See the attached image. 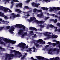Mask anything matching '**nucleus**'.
Instances as JSON below:
<instances>
[{
  "instance_id": "1",
  "label": "nucleus",
  "mask_w": 60,
  "mask_h": 60,
  "mask_svg": "<svg viewBox=\"0 0 60 60\" xmlns=\"http://www.w3.org/2000/svg\"><path fill=\"white\" fill-rule=\"evenodd\" d=\"M15 27H18L20 29L22 28L23 29H20L19 30V32H18L19 34H21L23 33V31H26L25 28L26 27L24 26L22 24H16L15 26Z\"/></svg>"
},
{
  "instance_id": "2",
  "label": "nucleus",
  "mask_w": 60,
  "mask_h": 60,
  "mask_svg": "<svg viewBox=\"0 0 60 60\" xmlns=\"http://www.w3.org/2000/svg\"><path fill=\"white\" fill-rule=\"evenodd\" d=\"M3 39V41H4L6 43H11L12 44H15L17 42L16 41H13L11 39H8L6 38H3L2 37H0V39Z\"/></svg>"
},
{
  "instance_id": "3",
  "label": "nucleus",
  "mask_w": 60,
  "mask_h": 60,
  "mask_svg": "<svg viewBox=\"0 0 60 60\" xmlns=\"http://www.w3.org/2000/svg\"><path fill=\"white\" fill-rule=\"evenodd\" d=\"M26 45L25 43L21 42L18 45V46L20 48H22V49H21V50H22V51H23V50H24L23 49H24L25 48H26Z\"/></svg>"
},
{
  "instance_id": "4",
  "label": "nucleus",
  "mask_w": 60,
  "mask_h": 60,
  "mask_svg": "<svg viewBox=\"0 0 60 60\" xmlns=\"http://www.w3.org/2000/svg\"><path fill=\"white\" fill-rule=\"evenodd\" d=\"M0 9L1 10L4 11L5 12H7L9 10L8 8H5V7L3 6H0Z\"/></svg>"
},
{
  "instance_id": "5",
  "label": "nucleus",
  "mask_w": 60,
  "mask_h": 60,
  "mask_svg": "<svg viewBox=\"0 0 60 60\" xmlns=\"http://www.w3.org/2000/svg\"><path fill=\"white\" fill-rule=\"evenodd\" d=\"M48 32H46L44 34V35L46 36H48V37H47V38H45L44 39L45 40H46L47 39H49L51 38L50 36V35H49L48 34Z\"/></svg>"
},
{
  "instance_id": "6",
  "label": "nucleus",
  "mask_w": 60,
  "mask_h": 60,
  "mask_svg": "<svg viewBox=\"0 0 60 60\" xmlns=\"http://www.w3.org/2000/svg\"><path fill=\"white\" fill-rule=\"evenodd\" d=\"M10 27V29H9V32L11 34H13L14 32L13 31H14L15 28L13 26H11Z\"/></svg>"
},
{
  "instance_id": "7",
  "label": "nucleus",
  "mask_w": 60,
  "mask_h": 60,
  "mask_svg": "<svg viewBox=\"0 0 60 60\" xmlns=\"http://www.w3.org/2000/svg\"><path fill=\"white\" fill-rule=\"evenodd\" d=\"M43 41V40H42V39H39L38 40V41H37V42L38 43H39V42H40L41 44H44L45 43V41Z\"/></svg>"
},
{
  "instance_id": "8",
  "label": "nucleus",
  "mask_w": 60,
  "mask_h": 60,
  "mask_svg": "<svg viewBox=\"0 0 60 60\" xmlns=\"http://www.w3.org/2000/svg\"><path fill=\"white\" fill-rule=\"evenodd\" d=\"M30 19L28 20V21L29 22H31V21H33L34 20H36V18L35 17H31L30 18Z\"/></svg>"
},
{
  "instance_id": "9",
  "label": "nucleus",
  "mask_w": 60,
  "mask_h": 60,
  "mask_svg": "<svg viewBox=\"0 0 60 60\" xmlns=\"http://www.w3.org/2000/svg\"><path fill=\"white\" fill-rule=\"evenodd\" d=\"M41 10H37L36 8L34 9L33 10V11L35 13H36V12H41Z\"/></svg>"
},
{
  "instance_id": "10",
  "label": "nucleus",
  "mask_w": 60,
  "mask_h": 60,
  "mask_svg": "<svg viewBox=\"0 0 60 60\" xmlns=\"http://www.w3.org/2000/svg\"><path fill=\"white\" fill-rule=\"evenodd\" d=\"M53 41L54 42H56V44H59L58 45V46H59V47L60 49V42H59V41H56L55 40H53Z\"/></svg>"
},
{
  "instance_id": "11",
  "label": "nucleus",
  "mask_w": 60,
  "mask_h": 60,
  "mask_svg": "<svg viewBox=\"0 0 60 60\" xmlns=\"http://www.w3.org/2000/svg\"><path fill=\"white\" fill-rule=\"evenodd\" d=\"M56 49H53L52 48H50V49L49 52H48V54H51L52 52H50L51 51H56Z\"/></svg>"
},
{
  "instance_id": "12",
  "label": "nucleus",
  "mask_w": 60,
  "mask_h": 60,
  "mask_svg": "<svg viewBox=\"0 0 60 60\" xmlns=\"http://www.w3.org/2000/svg\"><path fill=\"white\" fill-rule=\"evenodd\" d=\"M35 22L37 23H42V24H43V23L45 22V21H38V20H35Z\"/></svg>"
},
{
  "instance_id": "13",
  "label": "nucleus",
  "mask_w": 60,
  "mask_h": 60,
  "mask_svg": "<svg viewBox=\"0 0 60 60\" xmlns=\"http://www.w3.org/2000/svg\"><path fill=\"white\" fill-rule=\"evenodd\" d=\"M15 11H16V12H17L18 13H21V12H22V11L19 9H16Z\"/></svg>"
},
{
  "instance_id": "14",
  "label": "nucleus",
  "mask_w": 60,
  "mask_h": 60,
  "mask_svg": "<svg viewBox=\"0 0 60 60\" xmlns=\"http://www.w3.org/2000/svg\"><path fill=\"white\" fill-rule=\"evenodd\" d=\"M33 43L36 46L37 48H38V47L39 46V44H38L37 43H36L35 41H34L33 42Z\"/></svg>"
},
{
  "instance_id": "15",
  "label": "nucleus",
  "mask_w": 60,
  "mask_h": 60,
  "mask_svg": "<svg viewBox=\"0 0 60 60\" xmlns=\"http://www.w3.org/2000/svg\"><path fill=\"white\" fill-rule=\"evenodd\" d=\"M6 56L8 57V56H11V57H14V54H11L10 55V54H6Z\"/></svg>"
},
{
  "instance_id": "16",
  "label": "nucleus",
  "mask_w": 60,
  "mask_h": 60,
  "mask_svg": "<svg viewBox=\"0 0 60 60\" xmlns=\"http://www.w3.org/2000/svg\"><path fill=\"white\" fill-rule=\"evenodd\" d=\"M0 16H1V17H5V15H4V13L0 12Z\"/></svg>"
},
{
  "instance_id": "17",
  "label": "nucleus",
  "mask_w": 60,
  "mask_h": 60,
  "mask_svg": "<svg viewBox=\"0 0 60 60\" xmlns=\"http://www.w3.org/2000/svg\"><path fill=\"white\" fill-rule=\"evenodd\" d=\"M21 54V53L20 52H19V51H16V52L15 53V56H16L17 55H20Z\"/></svg>"
},
{
  "instance_id": "18",
  "label": "nucleus",
  "mask_w": 60,
  "mask_h": 60,
  "mask_svg": "<svg viewBox=\"0 0 60 60\" xmlns=\"http://www.w3.org/2000/svg\"><path fill=\"white\" fill-rule=\"evenodd\" d=\"M58 36H57L56 35H53L52 36V38H57V37Z\"/></svg>"
},
{
  "instance_id": "19",
  "label": "nucleus",
  "mask_w": 60,
  "mask_h": 60,
  "mask_svg": "<svg viewBox=\"0 0 60 60\" xmlns=\"http://www.w3.org/2000/svg\"><path fill=\"white\" fill-rule=\"evenodd\" d=\"M43 15L42 14H38L37 15L38 17H40V18H41L42 17H43Z\"/></svg>"
},
{
  "instance_id": "20",
  "label": "nucleus",
  "mask_w": 60,
  "mask_h": 60,
  "mask_svg": "<svg viewBox=\"0 0 60 60\" xmlns=\"http://www.w3.org/2000/svg\"><path fill=\"white\" fill-rule=\"evenodd\" d=\"M36 4H37L36 3L34 2L32 3V5L33 6H34V7H36Z\"/></svg>"
},
{
  "instance_id": "21",
  "label": "nucleus",
  "mask_w": 60,
  "mask_h": 60,
  "mask_svg": "<svg viewBox=\"0 0 60 60\" xmlns=\"http://www.w3.org/2000/svg\"><path fill=\"white\" fill-rule=\"evenodd\" d=\"M16 51L15 50H11V52L10 53L11 54H12V53H15H15H16Z\"/></svg>"
},
{
  "instance_id": "22",
  "label": "nucleus",
  "mask_w": 60,
  "mask_h": 60,
  "mask_svg": "<svg viewBox=\"0 0 60 60\" xmlns=\"http://www.w3.org/2000/svg\"><path fill=\"white\" fill-rule=\"evenodd\" d=\"M19 4V7H21L22 6V5H23L22 3H20L19 4Z\"/></svg>"
},
{
  "instance_id": "23",
  "label": "nucleus",
  "mask_w": 60,
  "mask_h": 60,
  "mask_svg": "<svg viewBox=\"0 0 60 60\" xmlns=\"http://www.w3.org/2000/svg\"><path fill=\"white\" fill-rule=\"evenodd\" d=\"M32 35H34V36H32V37L33 38H36V37H37V36L36 35V34H34V33H32Z\"/></svg>"
},
{
  "instance_id": "24",
  "label": "nucleus",
  "mask_w": 60,
  "mask_h": 60,
  "mask_svg": "<svg viewBox=\"0 0 60 60\" xmlns=\"http://www.w3.org/2000/svg\"><path fill=\"white\" fill-rule=\"evenodd\" d=\"M46 25V24H44L43 25L41 24L40 25V26L41 27V28H43V27H44V25Z\"/></svg>"
},
{
  "instance_id": "25",
  "label": "nucleus",
  "mask_w": 60,
  "mask_h": 60,
  "mask_svg": "<svg viewBox=\"0 0 60 60\" xmlns=\"http://www.w3.org/2000/svg\"><path fill=\"white\" fill-rule=\"evenodd\" d=\"M11 15L12 16H13L14 18H15V17H16V15L14 14V13H13L11 14Z\"/></svg>"
},
{
  "instance_id": "26",
  "label": "nucleus",
  "mask_w": 60,
  "mask_h": 60,
  "mask_svg": "<svg viewBox=\"0 0 60 60\" xmlns=\"http://www.w3.org/2000/svg\"><path fill=\"white\" fill-rule=\"evenodd\" d=\"M4 23L5 24H6V25H8V23H10L9 22H8L7 21H5V22H4Z\"/></svg>"
},
{
  "instance_id": "27",
  "label": "nucleus",
  "mask_w": 60,
  "mask_h": 60,
  "mask_svg": "<svg viewBox=\"0 0 60 60\" xmlns=\"http://www.w3.org/2000/svg\"><path fill=\"white\" fill-rule=\"evenodd\" d=\"M50 18H49V17H45V20H47V19H49Z\"/></svg>"
},
{
  "instance_id": "28",
  "label": "nucleus",
  "mask_w": 60,
  "mask_h": 60,
  "mask_svg": "<svg viewBox=\"0 0 60 60\" xmlns=\"http://www.w3.org/2000/svg\"><path fill=\"white\" fill-rule=\"evenodd\" d=\"M32 30H35V31H37V30L35 27H33Z\"/></svg>"
},
{
  "instance_id": "29",
  "label": "nucleus",
  "mask_w": 60,
  "mask_h": 60,
  "mask_svg": "<svg viewBox=\"0 0 60 60\" xmlns=\"http://www.w3.org/2000/svg\"><path fill=\"white\" fill-rule=\"evenodd\" d=\"M39 5H40V4L39 3H38L37 4H36V7L37 8H38V7H39Z\"/></svg>"
},
{
  "instance_id": "30",
  "label": "nucleus",
  "mask_w": 60,
  "mask_h": 60,
  "mask_svg": "<svg viewBox=\"0 0 60 60\" xmlns=\"http://www.w3.org/2000/svg\"><path fill=\"white\" fill-rule=\"evenodd\" d=\"M32 11V10H30V11H29L27 12V13H28V14L29 12H30V13H31Z\"/></svg>"
},
{
  "instance_id": "31",
  "label": "nucleus",
  "mask_w": 60,
  "mask_h": 60,
  "mask_svg": "<svg viewBox=\"0 0 60 60\" xmlns=\"http://www.w3.org/2000/svg\"><path fill=\"white\" fill-rule=\"evenodd\" d=\"M0 21L1 22H5V21L4 20H3L2 19H0Z\"/></svg>"
},
{
  "instance_id": "32",
  "label": "nucleus",
  "mask_w": 60,
  "mask_h": 60,
  "mask_svg": "<svg viewBox=\"0 0 60 60\" xmlns=\"http://www.w3.org/2000/svg\"><path fill=\"white\" fill-rule=\"evenodd\" d=\"M54 23H56L57 21V20L56 19L55 20H54L53 21Z\"/></svg>"
},
{
  "instance_id": "33",
  "label": "nucleus",
  "mask_w": 60,
  "mask_h": 60,
  "mask_svg": "<svg viewBox=\"0 0 60 60\" xmlns=\"http://www.w3.org/2000/svg\"><path fill=\"white\" fill-rule=\"evenodd\" d=\"M52 8L53 9H54V10H57V7L56 8V7H52Z\"/></svg>"
},
{
  "instance_id": "34",
  "label": "nucleus",
  "mask_w": 60,
  "mask_h": 60,
  "mask_svg": "<svg viewBox=\"0 0 60 60\" xmlns=\"http://www.w3.org/2000/svg\"><path fill=\"white\" fill-rule=\"evenodd\" d=\"M41 9H43V10H45V9H46L45 7H41Z\"/></svg>"
},
{
  "instance_id": "35",
  "label": "nucleus",
  "mask_w": 60,
  "mask_h": 60,
  "mask_svg": "<svg viewBox=\"0 0 60 60\" xmlns=\"http://www.w3.org/2000/svg\"><path fill=\"white\" fill-rule=\"evenodd\" d=\"M49 26L50 27H53L54 26L53 25H49Z\"/></svg>"
},
{
  "instance_id": "36",
  "label": "nucleus",
  "mask_w": 60,
  "mask_h": 60,
  "mask_svg": "<svg viewBox=\"0 0 60 60\" xmlns=\"http://www.w3.org/2000/svg\"><path fill=\"white\" fill-rule=\"evenodd\" d=\"M53 43H51V42H48L47 44H49V45H52Z\"/></svg>"
},
{
  "instance_id": "37",
  "label": "nucleus",
  "mask_w": 60,
  "mask_h": 60,
  "mask_svg": "<svg viewBox=\"0 0 60 60\" xmlns=\"http://www.w3.org/2000/svg\"><path fill=\"white\" fill-rule=\"evenodd\" d=\"M4 17V18L5 19H8V17H7V16H5H5Z\"/></svg>"
},
{
  "instance_id": "38",
  "label": "nucleus",
  "mask_w": 60,
  "mask_h": 60,
  "mask_svg": "<svg viewBox=\"0 0 60 60\" xmlns=\"http://www.w3.org/2000/svg\"><path fill=\"white\" fill-rule=\"evenodd\" d=\"M20 17V15L19 14L17 15H15V17Z\"/></svg>"
},
{
  "instance_id": "39",
  "label": "nucleus",
  "mask_w": 60,
  "mask_h": 60,
  "mask_svg": "<svg viewBox=\"0 0 60 60\" xmlns=\"http://www.w3.org/2000/svg\"><path fill=\"white\" fill-rule=\"evenodd\" d=\"M57 26H60V23H58L57 24Z\"/></svg>"
},
{
  "instance_id": "40",
  "label": "nucleus",
  "mask_w": 60,
  "mask_h": 60,
  "mask_svg": "<svg viewBox=\"0 0 60 60\" xmlns=\"http://www.w3.org/2000/svg\"><path fill=\"white\" fill-rule=\"evenodd\" d=\"M4 28V26H3L1 27V28L0 29V30L1 31V30H2Z\"/></svg>"
},
{
  "instance_id": "41",
  "label": "nucleus",
  "mask_w": 60,
  "mask_h": 60,
  "mask_svg": "<svg viewBox=\"0 0 60 60\" xmlns=\"http://www.w3.org/2000/svg\"><path fill=\"white\" fill-rule=\"evenodd\" d=\"M52 45H53L54 46H55L56 45V43H52Z\"/></svg>"
},
{
  "instance_id": "42",
  "label": "nucleus",
  "mask_w": 60,
  "mask_h": 60,
  "mask_svg": "<svg viewBox=\"0 0 60 60\" xmlns=\"http://www.w3.org/2000/svg\"><path fill=\"white\" fill-rule=\"evenodd\" d=\"M24 7L26 9H29V7L28 6H25Z\"/></svg>"
},
{
  "instance_id": "43",
  "label": "nucleus",
  "mask_w": 60,
  "mask_h": 60,
  "mask_svg": "<svg viewBox=\"0 0 60 60\" xmlns=\"http://www.w3.org/2000/svg\"><path fill=\"white\" fill-rule=\"evenodd\" d=\"M6 28L7 29H9L10 28V26H7L6 27Z\"/></svg>"
},
{
  "instance_id": "44",
  "label": "nucleus",
  "mask_w": 60,
  "mask_h": 60,
  "mask_svg": "<svg viewBox=\"0 0 60 60\" xmlns=\"http://www.w3.org/2000/svg\"><path fill=\"white\" fill-rule=\"evenodd\" d=\"M13 6V4H12V5H11V6L10 9H12Z\"/></svg>"
},
{
  "instance_id": "45",
  "label": "nucleus",
  "mask_w": 60,
  "mask_h": 60,
  "mask_svg": "<svg viewBox=\"0 0 60 60\" xmlns=\"http://www.w3.org/2000/svg\"><path fill=\"white\" fill-rule=\"evenodd\" d=\"M33 27H30L29 28V29H30V30H33Z\"/></svg>"
},
{
  "instance_id": "46",
  "label": "nucleus",
  "mask_w": 60,
  "mask_h": 60,
  "mask_svg": "<svg viewBox=\"0 0 60 60\" xmlns=\"http://www.w3.org/2000/svg\"><path fill=\"white\" fill-rule=\"evenodd\" d=\"M4 43V42L3 41H2L0 42V43L1 44H3Z\"/></svg>"
},
{
  "instance_id": "47",
  "label": "nucleus",
  "mask_w": 60,
  "mask_h": 60,
  "mask_svg": "<svg viewBox=\"0 0 60 60\" xmlns=\"http://www.w3.org/2000/svg\"><path fill=\"white\" fill-rule=\"evenodd\" d=\"M33 31H30V34H32V33H33Z\"/></svg>"
},
{
  "instance_id": "48",
  "label": "nucleus",
  "mask_w": 60,
  "mask_h": 60,
  "mask_svg": "<svg viewBox=\"0 0 60 60\" xmlns=\"http://www.w3.org/2000/svg\"><path fill=\"white\" fill-rule=\"evenodd\" d=\"M50 60H54V57L53 58H50Z\"/></svg>"
},
{
  "instance_id": "49",
  "label": "nucleus",
  "mask_w": 60,
  "mask_h": 60,
  "mask_svg": "<svg viewBox=\"0 0 60 60\" xmlns=\"http://www.w3.org/2000/svg\"><path fill=\"white\" fill-rule=\"evenodd\" d=\"M57 10H60V8L59 7H58L57 8Z\"/></svg>"
},
{
  "instance_id": "50",
  "label": "nucleus",
  "mask_w": 60,
  "mask_h": 60,
  "mask_svg": "<svg viewBox=\"0 0 60 60\" xmlns=\"http://www.w3.org/2000/svg\"><path fill=\"white\" fill-rule=\"evenodd\" d=\"M49 47V45H46L45 46V48H48V47Z\"/></svg>"
},
{
  "instance_id": "51",
  "label": "nucleus",
  "mask_w": 60,
  "mask_h": 60,
  "mask_svg": "<svg viewBox=\"0 0 60 60\" xmlns=\"http://www.w3.org/2000/svg\"><path fill=\"white\" fill-rule=\"evenodd\" d=\"M24 34L25 35H27V32H25L24 33Z\"/></svg>"
},
{
  "instance_id": "52",
  "label": "nucleus",
  "mask_w": 60,
  "mask_h": 60,
  "mask_svg": "<svg viewBox=\"0 0 60 60\" xmlns=\"http://www.w3.org/2000/svg\"><path fill=\"white\" fill-rule=\"evenodd\" d=\"M60 50V49H57V53H58V52H59V51Z\"/></svg>"
},
{
  "instance_id": "53",
  "label": "nucleus",
  "mask_w": 60,
  "mask_h": 60,
  "mask_svg": "<svg viewBox=\"0 0 60 60\" xmlns=\"http://www.w3.org/2000/svg\"><path fill=\"white\" fill-rule=\"evenodd\" d=\"M50 21H53L54 20V19H50Z\"/></svg>"
},
{
  "instance_id": "54",
  "label": "nucleus",
  "mask_w": 60,
  "mask_h": 60,
  "mask_svg": "<svg viewBox=\"0 0 60 60\" xmlns=\"http://www.w3.org/2000/svg\"><path fill=\"white\" fill-rule=\"evenodd\" d=\"M53 8H52V9H50V11H53Z\"/></svg>"
},
{
  "instance_id": "55",
  "label": "nucleus",
  "mask_w": 60,
  "mask_h": 60,
  "mask_svg": "<svg viewBox=\"0 0 60 60\" xmlns=\"http://www.w3.org/2000/svg\"><path fill=\"white\" fill-rule=\"evenodd\" d=\"M19 6V4H17L16 5V7H18Z\"/></svg>"
},
{
  "instance_id": "56",
  "label": "nucleus",
  "mask_w": 60,
  "mask_h": 60,
  "mask_svg": "<svg viewBox=\"0 0 60 60\" xmlns=\"http://www.w3.org/2000/svg\"><path fill=\"white\" fill-rule=\"evenodd\" d=\"M30 0H27L26 2H27V3H29V2H30Z\"/></svg>"
},
{
  "instance_id": "57",
  "label": "nucleus",
  "mask_w": 60,
  "mask_h": 60,
  "mask_svg": "<svg viewBox=\"0 0 60 60\" xmlns=\"http://www.w3.org/2000/svg\"><path fill=\"white\" fill-rule=\"evenodd\" d=\"M49 9V8H45V10H48V9Z\"/></svg>"
},
{
  "instance_id": "58",
  "label": "nucleus",
  "mask_w": 60,
  "mask_h": 60,
  "mask_svg": "<svg viewBox=\"0 0 60 60\" xmlns=\"http://www.w3.org/2000/svg\"><path fill=\"white\" fill-rule=\"evenodd\" d=\"M6 57L5 58V60H7V58H8V57H9V56H6Z\"/></svg>"
},
{
  "instance_id": "59",
  "label": "nucleus",
  "mask_w": 60,
  "mask_h": 60,
  "mask_svg": "<svg viewBox=\"0 0 60 60\" xmlns=\"http://www.w3.org/2000/svg\"><path fill=\"white\" fill-rule=\"evenodd\" d=\"M29 51H32V50L30 49H29Z\"/></svg>"
},
{
  "instance_id": "60",
  "label": "nucleus",
  "mask_w": 60,
  "mask_h": 60,
  "mask_svg": "<svg viewBox=\"0 0 60 60\" xmlns=\"http://www.w3.org/2000/svg\"><path fill=\"white\" fill-rule=\"evenodd\" d=\"M31 59L33 60H34V58H33V57H31Z\"/></svg>"
},
{
  "instance_id": "61",
  "label": "nucleus",
  "mask_w": 60,
  "mask_h": 60,
  "mask_svg": "<svg viewBox=\"0 0 60 60\" xmlns=\"http://www.w3.org/2000/svg\"><path fill=\"white\" fill-rule=\"evenodd\" d=\"M32 48L33 49H34V50H35V49H36V48H35L34 47H33Z\"/></svg>"
},
{
  "instance_id": "62",
  "label": "nucleus",
  "mask_w": 60,
  "mask_h": 60,
  "mask_svg": "<svg viewBox=\"0 0 60 60\" xmlns=\"http://www.w3.org/2000/svg\"><path fill=\"white\" fill-rule=\"evenodd\" d=\"M24 56L22 57L21 58V59H24Z\"/></svg>"
},
{
  "instance_id": "63",
  "label": "nucleus",
  "mask_w": 60,
  "mask_h": 60,
  "mask_svg": "<svg viewBox=\"0 0 60 60\" xmlns=\"http://www.w3.org/2000/svg\"><path fill=\"white\" fill-rule=\"evenodd\" d=\"M26 16H27V17H29V16H30V15H29V14H28Z\"/></svg>"
},
{
  "instance_id": "64",
  "label": "nucleus",
  "mask_w": 60,
  "mask_h": 60,
  "mask_svg": "<svg viewBox=\"0 0 60 60\" xmlns=\"http://www.w3.org/2000/svg\"><path fill=\"white\" fill-rule=\"evenodd\" d=\"M11 3L12 4H13V1H11Z\"/></svg>"
}]
</instances>
